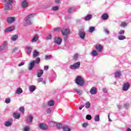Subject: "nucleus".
I'll return each mask as SVG.
<instances>
[{"label":"nucleus","mask_w":131,"mask_h":131,"mask_svg":"<svg viewBox=\"0 0 131 131\" xmlns=\"http://www.w3.org/2000/svg\"><path fill=\"white\" fill-rule=\"evenodd\" d=\"M35 15V14H30L29 15H28L25 18V22L24 26H28L29 25L32 24V18H33Z\"/></svg>","instance_id":"nucleus-1"},{"label":"nucleus","mask_w":131,"mask_h":131,"mask_svg":"<svg viewBox=\"0 0 131 131\" xmlns=\"http://www.w3.org/2000/svg\"><path fill=\"white\" fill-rule=\"evenodd\" d=\"M40 61V57H37L35 60H31L28 64V70H29V71L33 70L34 66H35V63L38 64V63H39Z\"/></svg>","instance_id":"nucleus-2"},{"label":"nucleus","mask_w":131,"mask_h":131,"mask_svg":"<svg viewBox=\"0 0 131 131\" xmlns=\"http://www.w3.org/2000/svg\"><path fill=\"white\" fill-rule=\"evenodd\" d=\"M76 83L79 86H83L85 84L84 79L81 76H77L75 80Z\"/></svg>","instance_id":"nucleus-3"},{"label":"nucleus","mask_w":131,"mask_h":131,"mask_svg":"<svg viewBox=\"0 0 131 131\" xmlns=\"http://www.w3.org/2000/svg\"><path fill=\"white\" fill-rule=\"evenodd\" d=\"M14 0H3V2L6 3L5 10H10L12 7V3Z\"/></svg>","instance_id":"nucleus-4"},{"label":"nucleus","mask_w":131,"mask_h":131,"mask_svg":"<svg viewBox=\"0 0 131 131\" xmlns=\"http://www.w3.org/2000/svg\"><path fill=\"white\" fill-rule=\"evenodd\" d=\"M80 67V61H77L76 62H75L73 64H71L70 68L71 70H77L78 69H79Z\"/></svg>","instance_id":"nucleus-5"},{"label":"nucleus","mask_w":131,"mask_h":131,"mask_svg":"<svg viewBox=\"0 0 131 131\" xmlns=\"http://www.w3.org/2000/svg\"><path fill=\"white\" fill-rule=\"evenodd\" d=\"M130 88V84L129 82H126V83H124L122 86V90L123 91H127L128 89Z\"/></svg>","instance_id":"nucleus-6"},{"label":"nucleus","mask_w":131,"mask_h":131,"mask_svg":"<svg viewBox=\"0 0 131 131\" xmlns=\"http://www.w3.org/2000/svg\"><path fill=\"white\" fill-rule=\"evenodd\" d=\"M8 41H4L2 46H0V51H7L8 48L7 47Z\"/></svg>","instance_id":"nucleus-7"},{"label":"nucleus","mask_w":131,"mask_h":131,"mask_svg":"<svg viewBox=\"0 0 131 131\" xmlns=\"http://www.w3.org/2000/svg\"><path fill=\"white\" fill-rule=\"evenodd\" d=\"M78 35L81 39H84L85 33L82 29H80V30H79Z\"/></svg>","instance_id":"nucleus-8"},{"label":"nucleus","mask_w":131,"mask_h":131,"mask_svg":"<svg viewBox=\"0 0 131 131\" xmlns=\"http://www.w3.org/2000/svg\"><path fill=\"white\" fill-rule=\"evenodd\" d=\"M33 120V117L31 115H29L26 119V122L27 124H30L32 123Z\"/></svg>","instance_id":"nucleus-9"},{"label":"nucleus","mask_w":131,"mask_h":131,"mask_svg":"<svg viewBox=\"0 0 131 131\" xmlns=\"http://www.w3.org/2000/svg\"><path fill=\"white\" fill-rule=\"evenodd\" d=\"M54 42L58 45H61L62 42V39L61 37H55L54 38Z\"/></svg>","instance_id":"nucleus-10"},{"label":"nucleus","mask_w":131,"mask_h":131,"mask_svg":"<svg viewBox=\"0 0 131 131\" xmlns=\"http://www.w3.org/2000/svg\"><path fill=\"white\" fill-rule=\"evenodd\" d=\"M95 48L98 53H101L102 52L103 47L101 45H97Z\"/></svg>","instance_id":"nucleus-11"},{"label":"nucleus","mask_w":131,"mask_h":131,"mask_svg":"<svg viewBox=\"0 0 131 131\" xmlns=\"http://www.w3.org/2000/svg\"><path fill=\"white\" fill-rule=\"evenodd\" d=\"M13 122V121L12 119H9L8 121L5 122V125H6V126H11V125H12V124Z\"/></svg>","instance_id":"nucleus-12"},{"label":"nucleus","mask_w":131,"mask_h":131,"mask_svg":"<svg viewBox=\"0 0 131 131\" xmlns=\"http://www.w3.org/2000/svg\"><path fill=\"white\" fill-rule=\"evenodd\" d=\"M28 6L29 3H28L27 0H23V1L21 3L22 8H27V7H28Z\"/></svg>","instance_id":"nucleus-13"},{"label":"nucleus","mask_w":131,"mask_h":131,"mask_svg":"<svg viewBox=\"0 0 131 131\" xmlns=\"http://www.w3.org/2000/svg\"><path fill=\"white\" fill-rule=\"evenodd\" d=\"M91 94L94 95L96 94L97 93V90L96 87H92L90 91Z\"/></svg>","instance_id":"nucleus-14"},{"label":"nucleus","mask_w":131,"mask_h":131,"mask_svg":"<svg viewBox=\"0 0 131 131\" xmlns=\"http://www.w3.org/2000/svg\"><path fill=\"white\" fill-rule=\"evenodd\" d=\"M61 33L63 35H68L70 33V30L68 28L61 30Z\"/></svg>","instance_id":"nucleus-15"},{"label":"nucleus","mask_w":131,"mask_h":131,"mask_svg":"<svg viewBox=\"0 0 131 131\" xmlns=\"http://www.w3.org/2000/svg\"><path fill=\"white\" fill-rule=\"evenodd\" d=\"M23 92H24L23 90L20 87H18V88H17L15 91L16 94H22Z\"/></svg>","instance_id":"nucleus-16"},{"label":"nucleus","mask_w":131,"mask_h":131,"mask_svg":"<svg viewBox=\"0 0 131 131\" xmlns=\"http://www.w3.org/2000/svg\"><path fill=\"white\" fill-rule=\"evenodd\" d=\"M101 18L103 20H107L109 18V16L107 13H104V14L101 15Z\"/></svg>","instance_id":"nucleus-17"},{"label":"nucleus","mask_w":131,"mask_h":131,"mask_svg":"<svg viewBox=\"0 0 131 131\" xmlns=\"http://www.w3.org/2000/svg\"><path fill=\"white\" fill-rule=\"evenodd\" d=\"M15 20V17H9V18H7L8 23H13V22H14Z\"/></svg>","instance_id":"nucleus-18"},{"label":"nucleus","mask_w":131,"mask_h":131,"mask_svg":"<svg viewBox=\"0 0 131 131\" xmlns=\"http://www.w3.org/2000/svg\"><path fill=\"white\" fill-rule=\"evenodd\" d=\"M39 126L40 127V128H41V129H47L48 128V126L47 125H46V124H40L39 125Z\"/></svg>","instance_id":"nucleus-19"},{"label":"nucleus","mask_w":131,"mask_h":131,"mask_svg":"<svg viewBox=\"0 0 131 131\" xmlns=\"http://www.w3.org/2000/svg\"><path fill=\"white\" fill-rule=\"evenodd\" d=\"M43 74V70H38L37 72V76L39 78L40 77H41V76Z\"/></svg>","instance_id":"nucleus-20"},{"label":"nucleus","mask_w":131,"mask_h":131,"mask_svg":"<svg viewBox=\"0 0 131 131\" xmlns=\"http://www.w3.org/2000/svg\"><path fill=\"white\" fill-rule=\"evenodd\" d=\"M13 117L15 118V119H20L21 117V115L19 114V113H14L13 114Z\"/></svg>","instance_id":"nucleus-21"},{"label":"nucleus","mask_w":131,"mask_h":131,"mask_svg":"<svg viewBox=\"0 0 131 131\" xmlns=\"http://www.w3.org/2000/svg\"><path fill=\"white\" fill-rule=\"evenodd\" d=\"M26 49L27 50V54L30 55L32 51V48H31V47H26Z\"/></svg>","instance_id":"nucleus-22"},{"label":"nucleus","mask_w":131,"mask_h":131,"mask_svg":"<svg viewBox=\"0 0 131 131\" xmlns=\"http://www.w3.org/2000/svg\"><path fill=\"white\" fill-rule=\"evenodd\" d=\"M38 40V34H36L34 37L31 40V42H36Z\"/></svg>","instance_id":"nucleus-23"},{"label":"nucleus","mask_w":131,"mask_h":131,"mask_svg":"<svg viewBox=\"0 0 131 131\" xmlns=\"http://www.w3.org/2000/svg\"><path fill=\"white\" fill-rule=\"evenodd\" d=\"M35 89H36V87L35 86H34V85H30V86H29V90L30 92H34Z\"/></svg>","instance_id":"nucleus-24"},{"label":"nucleus","mask_w":131,"mask_h":131,"mask_svg":"<svg viewBox=\"0 0 131 131\" xmlns=\"http://www.w3.org/2000/svg\"><path fill=\"white\" fill-rule=\"evenodd\" d=\"M92 15L91 14H89V15H87V16H86L84 17L85 21H89V20H91V19H92Z\"/></svg>","instance_id":"nucleus-25"},{"label":"nucleus","mask_w":131,"mask_h":131,"mask_svg":"<svg viewBox=\"0 0 131 131\" xmlns=\"http://www.w3.org/2000/svg\"><path fill=\"white\" fill-rule=\"evenodd\" d=\"M39 55H40V53L39 51H37L36 50L34 51V53L33 54L34 58H36V57H38V56H39Z\"/></svg>","instance_id":"nucleus-26"},{"label":"nucleus","mask_w":131,"mask_h":131,"mask_svg":"<svg viewBox=\"0 0 131 131\" xmlns=\"http://www.w3.org/2000/svg\"><path fill=\"white\" fill-rule=\"evenodd\" d=\"M14 27L13 26H11L10 27H8V28H7V29H5V32H9L10 31H12L14 30Z\"/></svg>","instance_id":"nucleus-27"},{"label":"nucleus","mask_w":131,"mask_h":131,"mask_svg":"<svg viewBox=\"0 0 131 131\" xmlns=\"http://www.w3.org/2000/svg\"><path fill=\"white\" fill-rule=\"evenodd\" d=\"M122 73L120 71H117V72L115 73V75L116 77H120Z\"/></svg>","instance_id":"nucleus-28"},{"label":"nucleus","mask_w":131,"mask_h":131,"mask_svg":"<svg viewBox=\"0 0 131 131\" xmlns=\"http://www.w3.org/2000/svg\"><path fill=\"white\" fill-rule=\"evenodd\" d=\"M17 39H18V35H12V36H11V39L13 41H16V40H17Z\"/></svg>","instance_id":"nucleus-29"},{"label":"nucleus","mask_w":131,"mask_h":131,"mask_svg":"<svg viewBox=\"0 0 131 131\" xmlns=\"http://www.w3.org/2000/svg\"><path fill=\"white\" fill-rule=\"evenodd\" d=\"M118 38L119 40H123L124 39H126V36H124V35H119L118 37Z\"/></svg>","instance_id":"nucleus-30"},{"label":"nucleus","mask_w":131,"mask_h":131,"mask_svg":"<svg viewBox=\"0 0 131 131\" xmlns=\"http://www.w3.org/2000/svg\"><path fill=\"white\" fill-rule=\"evenodd\" d=\"M94 121H95V122H99V121H100V115H97L96 116H95V117L94 118Z\"/></svg>","instance_id":"nucleus-31"},{"label":"nucleus","mask_w":131,"mask_h":131,"mask_svg":"<svg viewBox=\"0 0 131 131\" xmlns=\"http://www.w3.org/2000/svg\"><path fill=\"white\" fill-rule=\"evenodd\" d=\"M74 91H76L77 92V93H78V94H79V95H81V94H82V91L80 90H78V89H74Z\"/></svg>","instance_id":"nucleus-32"},{"label":"nucleus","mask_w":131,"mask_h":131,"mask_svg":"<svg viewBox=\"0 0 131 131\" xmlns=\"http://www.w3.org/2000/svg\"><path fill=\"white\" fill-rule=\"evenodd\" d=\"M54 104L55 101H54V100H50V101L48 102V105H49V106H53Z\"/></svg>","instance_id":"nucleus-33"},{"label":"nucleus","mask_w":131,"mask_h":131,"mask_svg":"<svg viewBox=\"0 0 131 131\" xmlns=\"http://www.w3.org/2000/svg\"><path fill=\"white\" fill-rule=\"evenodd\" d=\"M62 129H63V130H64V131H71V128H69V127H68V126H64V127H63Z\"/></svg>","instance_id":"nucleus-34"},{"label":"nucleus","mask_w":131,"mask_h":131,"mask_svg":"<svg viewBox=\"0 0 131 131\" xmlns=\"http://www.w3.org/2000/svg\"><path fill=\"white\" fill-rule=\"evenodd\" d=\"M91 55L92 56H93V57H96V56H98V52L97 51L94 50L92 51Z\"/></svg>","instance_id":"nucleus-35"},{"label":"nucleus","mask_w":131,"mask_h":131,"mask_svg":"<svg viewBox=\"0 0 131 131\" xmlns=\"http://www.w3.org/2000/svg\"><path fill=\"white\" fill-rule=\"evenodd\" d=\"M91 106V103L89 101H88L87 102H86V103H85V107L86 108H90Z\"/></svg>","instance_id":"nucleus-36"},{"label":"nucleus","mask_w":131,"mask_h":131,"mask_svg":"<svg viewBox=\"0 0 131 131\" xmlns=\"http://www.w3.org/2000/svg\"><path fill=\"white\" fill-rule=\"evenodd\" d=\"M95 28L93 26H92L89 28V32L92 33V32H94L95 31Z\"/></svg>","instance_id":"nucleus-37"},{"label":"nucleus","mask_w":131,"mask_h":131,"mask_svg":"<svg viewBox=\"0 0 131 131\" xmlns=\"http://www.w3.org/2000/svg\"><path fill=\"white\" fill-rule=\"evenodd\" d=\"M30 128L29 126H25L23 129V131H30Z\"/></svg>","instance_id":"nucleus-38"},{"label":"nucleus","mask_w":131,"mask_h":131,"mask_svg":"<svg viewBox=\"0 0 131 131\" xmlns=\"http://www.w3.org/2000/svg\"><path fill=\"white\" fill-rule=\"evenodd\" d=\"M78 57H79L78 53H76L74 55V56L73 57V59L76 60L78 59Z\"/></svg>","instance_id":"nucleus-39"},{"label":"nucleus","mask_w":131,"mask_h":131,"mask_svg":"<svg viewBox=\"0 0 131 131\" xmlns=\"http://www.w3.org/2000/svg\"><path fill=\"white\" fill-rule=\"evenodd\" d=\"M19 111L21 112L23 114L25 113V107L24 106H21V107L19 108Z\"/></svg>","instance_id":"nucleus-40"},{"label":"nucleus","mask_w":131,"mask_h":131,"mask_svg":"<svg viewBox=\"0 0 131 131\" xmlns=\"http://www.w3.org/2000/svg\"><path fill=\"white\" fill-rule=\"evenodd\" d=\"M51 58H52V55H46L45 56V59L46 60L51 59Z\"/></svg>","instance_id":"nucleus-41"},{"label":"nucleus","mask_w":131,"mask_h":131,"mask_svg":"<svg viewBox=\"0 0 131 131\" xmlns=\"http://www.w3.org/2000/svg\"><path fill=\"white\" fill-rule=\"evenodd\" d=\"M74 10V8L73 7H71L69 9V10H68V13H72V12H73Z\"/></svg>","instance_id":"nucleus-42"},{"label":"nucleus","mask_w":131,"mask_h":131,"mask_svg":"<svg viewBox=\"0 0 131 131\" xmlns=\"http://www.w3.org/2000/svg\"><path fill=\"white\" fill-rule=\"evenodd\" d=\"M86 120L90 121L91 120H92V116H91V115H87V116H86Z\"/></svg>","instance_id":"nucleus-43"},{"label":"nucleus","mask_w":131,"mask_h":131,"mask_svg":"<svg viewBox=\"0 0 131 131\" xmlns=\"http://www.w3.org/2000/svg\"><path fill=\"white\" fill-rule=\"evenodd\" d=\"M56 126L57 128H62V124H56Z\"/></svg>","instance_id":"nucleus-44"},{"label":"nucleus","mask_w":131,"mask_h":131,"mask_svg":"<svg viewBox=\"0 0 131 131\" xmlns=\"http://www.w3.org/2000/svg\"><path fill=\"white\" fill-rule=\"evenodd\" d=\"M126 26H127V24L126 23H125V22H122L121 24V27H125Z\"/></svg>","instance_id":"nucleus-45"},{"label":"nucleus","mask_w":131,"mask_h":131,"mask_svg":"<svg viewBox=\"0 0 131 131\" xmlns=\"http://www.w3.org/2000/svg\"><path fill=\"white\" fill-rule=\"evenodd\" d=\"M58 9H59V7H58V6L53 7L52 8V10H53V11H57V10H58Z\"/></svg>","instance_id":"nucleus-46"},{"label":"nucleus","mask_w":131,"mask_h":131,"mask_svg":"<svg viewBox=\"0 0 131 131\" xmlns=\"http://www.w3.org/2000/svg\"><path fill=\"white\" fill-rule=\"evenodd\" d=\"M10 101H11L10 98H6L5 100V102L6 103H7V104L10 103Z\"/></svg>","instance_id":"nucleus-47"},{"label":"nucleus","mask_w":131,"mask_h":131,"mask_svg":"<svg viewBox=\"0 0 131 131\" xmlns=\"http://www.w3.org/2000/svg\"><path fill=\"white\" fill-rule=\"evenodd\" d=\"M42 80H43V78H42L41 77H39L38 79H37V81H38V83H40V82H42Z\"/></svg>","instance_id":"nucleus-48"},{"label":"nucleus","mask_w":131,"mask_h":131,"mask_svg":"<svg viewBox=\"0 0 131 131\" xmlns=\"http://www.w3.org/2000/svg\"><path fill=\"white\" fill-rule=\"evenodd\" d=\"M124 107H125V108H128V107H129V103H125L124 104Z\"/></svg>","instance_id":"nucleus-49"},{"label":"nucleus","mask_w":131,"mask_h":131,"mask_svg":"<svg viewBox=\"0 0 131 131\" xmlns=\"http://www.w3.org/2000/svg\"><path fill=\"white\" fill-rule=\"evenodd\" d=\"M51 112H52V111H51V108H47V110H46V112L47 114H50Z\"/></svg>","instance_id":"nucleus-50"},{"label":"nucleus","mask_w":131,"mask_h":131,"mask_svg":"<svg viewBox=\"0 0 131 131\" xmlns=\"http://www.w3.org/2000/svg\"><path fill=\"white\" fill-rule=\"evenodd\" d=\"M60 30H61V28L60 27H57L54 29V31H60Z\"/></svg>","instance_id":"nucleus-51"},{"label":"nucleus","mask_w":131,"mask_h":131,"mask_svg":"<svg viewBox=\"0 0 131 131\" xmlns=\"http://www.w3.org/2000/svg\"><path fill=\"white\" fill-rule=\"evenodd\" d=\"M108 90L107 89V88H103L102 89V92L104 93H107Z\"/></svg>","instance_id":"nucleus-52"},{"label":"nucleus","mask_w":131,"mask_h":131,"mask_svg":"<svg viewBox=\"0 0 131 131\" xmlns=\"http://www.w3.org/2000/svg\"><path fill=\"white\" fill-rule=\"evenodd\" d=\"M124 34V30H120V31H119V34H120V35H122Z\"/></svg>","instance_id":"nucleus-53"},{"label":"nucleus","mask_w":131,"mask_h":131,"mask_svg":"<svg viewBox=\"0 0 131 131\" xmlns=\"http://www.w3.org/2000/svg\"><path fill=\"white\" fill-rule=\"evenodd\" d=\"M52 37V36L51 34H49V35H48V36H47L46 39H51Z\"/></svg>","instance_id":"nucleus-54"},{"label":"nucleus","mask_w":131,"mask_h":131,"mask_svg":"<svg viewBox=\"0 0 131 131\" xmlns=\"http://www.w3.org/2000/svg\"><path fill=\"white\" fill-rule=\"evenodd\" d=\"M104 31L105 32V33H106V34H109L110 33V31L108 30V29H106V28H104Z\"/></svg>","instance_id":"nucleus-55"},{"label":"nucleus","mask_w":131,"mask_h":131,"mask_svg":"<svg viewBox=\"0 0 131 131\" xmlns=\"http://www.w3.org/2000/svg\"><path fill=\"white\" fill-rule=\"evenodd\" d=\"M25 64V62L24 61H21L19 63H18V67H21V66H24Z\"/></svg>","instance_id":"nucleus-56"},{"label":"nucleus","mask_w":131,"mask_h":131,"mask_svg":"<svg viewBox=\"0 0 131 131\" xmlns=\"http://www.w3.org/2000/svg\"><path fill=\"white\" fill-rule=\"evenodd\" d=\"M49 69V66H45L44 67V69L45 70V71H47V70H48Z\"/></svg>","instance_id":"nucleus-57"},{"label":"nucleus","mask_w":131,"mask_h":131,"mask_svg":"<svg viewBox=\"0 0 131 131\" xmlns=\"http://www.w3.org/2000/svg\"><path fill=\"white\" fill-rule=\"evenodd\" d=\"M87 125H88V123H84V124H83V125H82L83 127H86V126H87Z\"/></svg>","instance_id":"nucleus-58"},{"label":"nucleus","mask_w":131,"mask_h":131,"mask_svg":"<svg viewBox=\"0 0 131 131\" xmlns=\"http://www.w3.org/2000/svg\"><path fill=\"white\" fill-rule=\"evenodd\" d=\"M117 107H118V108H119V110H121V108H122V105H117Z\"/></svg>","instance_id":"nucleus-59"},{"label":"nucleus","mask_w":131,"mask_h":131,"mask_svg":"<svg viewBox=\"0 0 131 131\" xmlns=\"http://www.w3.org/2000/svg\"><path fill=\"white\" fill-rule=\"evenodd\" d=\"M84 105H81V106H80V107H79V110H82V108H83V107H84Z\"/></svg>","instance_id":"nucleus-60"},{"label":"nucleus","mask_w":131,"mask_h":131,"mask_svg":"<svg viewBox=\"0 0 131 131\" xmlns=\"http://www.w3.org/2000/svg\"><path fill=\"white\" fill-rule=\"evenodd\" d=\"M42 84H46V82L45 80H43H43H42Z\"/></svg>","instance_id":"nucleus-61"},{"label":"nucleus","mask_w":131,"mask_h":131,"mask_svg":"<svg viewBox=\"0 0 131 131\" xmlns=\"http://www.w3.org/2000/svg\"><path fill=\"white\" fill-rule=\"evenodd\" d=\"M60 1V0H55V3H59Z\"/></svg>","instance_id":"nucleus-62"},{"label":"nucleus","mask_w":131,"mask_h":131,"mask_svg":"<svg viewBox=\"0 0 131 131\" xmlns=\"http://www.w3.org/2000/svg\"><path fill=\"white\" fill-rule=\"evenodd\" d=\"M17 50H18V49H17V48H15V49H13V52H16V51H17Z\"/></svg>","instance_id":"nucleus-63"},{"label":"nucleus","mask_w":131,"mask_h":131,"mask_svg":"<svg viewBox=\"0 0 131 131\" xmlns=\"http://www.w3.org/2000/svg\"><path fill=\"white\" fill-rule=\"evenodd\" d=\"M126 131H131L130 128H127Z\"/></svg>","instance_id":"nucleus-64"}]
</instances>
